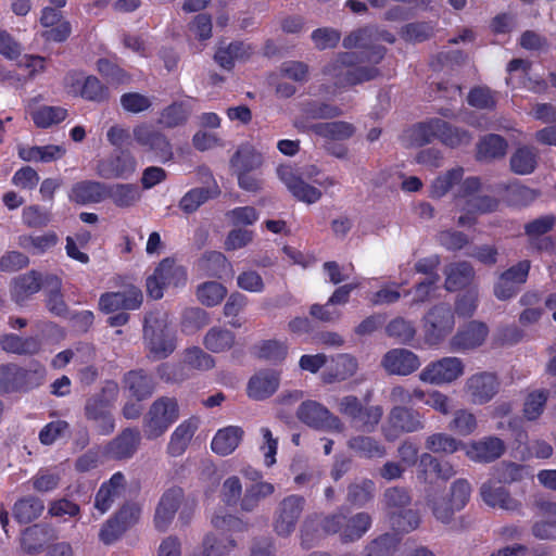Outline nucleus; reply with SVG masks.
I'll return each instance as SVG.
<instances>
[{
	"label": "nucleus",
	"instance_id": "1",
	"mask_svg": "<svg viewBox=\"0 0 556 556\" xmlns=\"http://www.w3.org/2000/svg\"><path fill=\"white\" fill-rule=\"evenodd\" d=\"M118 395V386L105 381L99 392L88 396L84 406L85 418L92 424L100 435H110L115 430L113 408Z\"/></svg>",
	"mask_w": 556,
	"mask_h": 556
},
{
	"label": "nucleus",
	"instance_id": "2",
	"mask_svg": "<svg viewBox=\"0 0 556 556\" xmlns=\"http://www.w3.org/2000/svg\"><path fill=\"white\" fill-rule=\"evenodd\" d=\"M410 504L412 495L406 488L391 486L383 492V509L394 530L410 532L419 526V513L410 508Z\"/></svg>",
	"mask_w": 556,
	"mask_h": 556
},
{
	"label": "nucleus",
	"instance_id": "3",
	"mask_svg": "<svg viewBox=\"0 0 556 556\" xmlns=\"http://www.w3.org/2000/svg\"><path fill=\"white\" fill-rule=\"evenodd\" d=\"M143 344L148 358L161 361L168 357L176 349L175 336L168 328L165 314L147 313L143 318Z\"/></svg>",
	"mask_w": 556,
	"mask_h": 556
},
{
	"label": "nucleus",
	"instance_id": "4",
	"mask_svg": "<svg viewBox=\"0 0 556 556\" xmlns=\"http://www.w3.org/2000/svg\"><path fill=\"white\" fill-rule=\"evenodd\" d=\"M338 410L350 420L353 428L364 433L374 432L383 415L381 406L365 405L355 395L339 399Z\"/></svg>",
	"mask_w": 556,
	"mask_h": 556
},
{
	"label": "nucleus",
	"instance_id": "5",
	"mask_svg": "<svg viewBox=\"0 0 556 556\" xmlns=\"http://www.w3.org/2000/svg\"><path fill=\"white\" fill-rule=\"evenodd\" d=\"M425 417L418 410L407 406H394L388 414L381 431L389 442L397 440L404 433H413L424 430Z\"/></svg>",
	"mask_w": 556,
	"mask_h": 556
},
{
	"label": "nucleus",
	"instance_id": "6",
	"mask_svg": "<svg viewBox=\"0 0 556 556\" xmlns=\"http://www.w3.org/2000/svg\"><path fill=\"white\" fill-rule=\"evenodd\" d=\"M177 418V401L172 397H160L151 405L144 418V435L149 440L161 437Z\"/></svg>",
	"mask_w": 556,
	"mask_h": 556
},
{
	"label": "nucleus",
	"instance_id": "7",
	"mask_svg": "<svg viewBox=\"0 0 556 556\" xmlns=\"http://www.w3.org/2000/svg\"><path fill=\"white\" fill-rule=\"evenodd\" d=\"M455 317L450 304L432 306L424 316L425 340L430 345L441 343L454 329Z\"/></svg>",
	"mask_w": 556,
	"mask_h": 556
},
{
	"label": "nucleus",
	"instance_id": "8",
	"mask_svg": "<svg viewBox=\"0 0 556 556\" xmlns=\"http://www.w3.org/2000/svg\"><path fill=\"white\" fill-rule=\"evenodd\" d=\"M305 504V498L295 494L286 496L278 503L274 514L273 527L279 536L287 538L295 530Z\"/></svg>",
	"mask_w": 556,
	"mask_h": 556
},
{
	"label": "nucleus",
	"instance_id": "9",
	"mask_svg": "<svg viewBox=\"0 0 556 556\" xmlns=\"http://www.w3.org/2000/svg\"><path fill=\"white\" fill-rule=\"evenodd\" d=\"M530 261L523 260L501 273L493 285V294L500 301H507L518 294L520 287L527 282Z\"/></svg>",
	"mask_w": 556,
	"mask_h": 556
},
{
	"label": "nucleus",
	"instance_id": "10",
	"mask_svg": "<svg viewBox=\"0 0 556 556\" xmlns=\"http://www.w3.org/2000/svg\"><path fill=\"white\" fill-rule=\"evenodd\" d=\"M140 515V508L136 504L123 505L113 517L102 526L99 532V539L105 545L116 542L131 526H134Z\"/></svg>",
	"mask_w": 556,
	"mask_h": 556
},
{
	"label": "nucleus",
	"instance_id": "11",
	"mask_svg": "<svg viewBox=\"0 0 556 556\" xmlns=\"http://www.w3.org/2000/svg\"><path fill=\"white\" fill-rule=\"evenodd\" d=\"M296 416L302 422L315 429L336 430L338 432L343 430L340 418L316 401L303 402L296 410Z\"/></svg>",
	"mask_w": 556,
	"mask_h": 556
},
{
	"label": "nucleus",
	"instance_id": "12",
	"mask_svg": "<svg viewBox=\"0 0 556 556\" xmlns=\"http://www.w3.org/2000/svg\"><path fill=\"white\" fill-rule=\"evenodd\" d=\"M136 165V159L128 150H119L98 161L96 174L103 179H127L135 173Z\"/></svg>",
	"mask_w": 556,
	"mask_h": 556
},
{
	"label": "nucleus",
	"instance_id": "13",
	"mask_svg": "<svg viewBox=\"0 0 556 556\" xmlns=\"http://www.w3.org/2000/svg\"><path fill=\"white\" fill-rule=\"evenodd\" d=\"M343 114V111L334 104L321 100H306L300 104V114L295 117L293 126L302 131H309V126L315 119H333Z\"/></svg>",
	"mask_w": 556,
	"mask_h": 556
},
{
	"label": "nucleus",
	"instance_id": "14",
	"mask_svg": "<svg viewBox=\"0 0 556 556\" xmlns=\"http://www.w3.org/2000/svg\"><path fill=\"white\" fill-rule=\"evenodd\" d=\"M464 374V364L458 357H443L427 365L419 378L432 384L450 383Z\"/></svg>",
	"mask_w": 556,
	"mask_h": 556
},
{
	"label": "nucleus",
	"instance_id": "15",
	"mask_svg": "<svg viewBox=\"0 0 556 556\" xmlns=\"http://www.w3.org/2000/svg\"><path fill=\"white\" fill-rule=\"evenodd\" d=\"M185 500V492L174 485L163 492L154 513V526L157 531L165 532L174 520Z\"/></svg>",
	"mask_w": 556,
	"mask_h": 556
},
{
	"label": "nucleus",
	"instance_id": "16",
	"mask_svg": "<svg viewBox=\"0 0 556 556\" xmlns=\"http://www.w3.org/2000/svg\"><path fill=\"white\" fill-rule=\"evenodd\" d=\"M143 301L141 290L135 286H130L123 291L106 292L99 299V307L106 314L117 311L138 309Z\"/></svg>",
	"mask_w": 556,
	"mask_h": 556
},
{
	"label": "nucleus",
	"instance_id": "17",
	"mask_svg": "<svg viewBox=\"0 0 556 556\" xmlns=\"http://www.w3.org/2000/svg\"><path fill=\"white\" fill-rule=\"evenodd\" d=\"M500 382L491 372H479L469 377L465 384V392L473 404L482 405L491 401L498 392Z\"/></svg>",
	"mask_w": 556,
	"mask_h": 556
},
{
	"label": "nucleus",
	"instance_id": "18",
	"mask_svg": "<svg viewBox=\"0 0 556 556\" xmlns=\"http://www.w3.org/2000/svg\"><path fill=\"white\" fill-rule=\"evenodd\" d=\"M506 451L504 441L497 437H485L466 444V456L476 463L489 464L498 459Z\"/></svg>",
	"mask_w": 556,
	"mask_h": 556
},
{
	"label": "nucleus",
	"instance_id": "19",
	"mask_svg": "<svg viewBox=\"0 0 556 556\" xmlns=\"http://www.w3.org/2000/svg\"><path fill=\"white\" fill-rule=\"evenodd\" d=\"M381 366L390 375L407 376L419 368L420 362L409 350L392 349L383 355Z\"/></svg>",
	"mask_w": 556,
	"mask_h": 556
},
{
	"label": "nucleus",
	"instance_id": "20",
	"mask_svg": "<svg viewBox=\"0 0 556 556\" xmlns=\"http://www.w3.org/2000/svg\"><path fill=\"white\" fill-rule=\"evenodd\" d=\"M488 333L484 323L471 320L458 328L450 344L453 351L472 350L483 344Z\"/></svg>",
	"mask_w": 556,
	"mask_h": 556
},
{
	"label": "nucleus",
	"instance_id": "21",
	"mask_svg": "<svg viewBox=\"0 0 556 556\" xmlns=\"http://www.w3.org/2000/svg\"><path fill=\"white\" fill-rule=\"evenodd\" d=\"M277 173L288 190L299 201L312 204L321 198V191L306 184L301 177L293 173L292 168L281 166L277 169Z\"/></svg>",
	"mask_w": 556,
	"mask_h": 556
},
{
	"label": "nucleus",
	"instance_id": "22",
	"mask_svg": "<svg viewBox=\"0 0 556 556\" xmlns=\"http://www.w3.org/2000/svg\"><path fill=\"white\" fill-rule=\"evenodd\" d=\"M456 475L454 466L446 459L439 458L430 453H422L418 462V478L424 481L432 478L447 481Z\"/></svg>",
	"mask_w": 556,
	"mask_h": 556
},
{
	"label": "nucleus",
	"instance_id": "23",
	"mask_svg": "<svg viewBox=\"0 0 556 556\" xmlns=\"http://www.w3.org/2000/svg\"><path fill=\"white\" fill-rule=\"evenodd\" d=\"M480 496L491 507H498L508 511H515L521 507V503L511 497L508 490L494 480H488L482 483Z\"/></svg>",
	"mask_w": 556,
	"mask_h": 556
},
{
	"label": "nucleus",
	"instance_id": "24",
	"mask_svg": "<svg viewBox=\"0 0 556 556\" xmlns=\"http://www.w3.org/2000/svg\"><path fill=\"white\" fill-rule=\"evenodd\" d=\"M140 432L135 428L124 429L116 438L109 442L105 452L113 459L130 458L140 444Z\"/></svg>",
	"mask_w": 556,
	"mask_h": 556
},
{
	"label": "nucleus",
	"instance_id": "25",
	"mask_svg": "<svg viewBox=\"0 0 556 556\" xmlns=\"http://www.w3.org/2000/svg\"><path fill=\"white\" fill-rule=\"evenodd\" d=\"M58 538L55 529L46 522L26 528L22 533L21 543L28 554L39 553L43 546Z\"/></svg>",
	"mask_w": 556,
	"mask_h": 556
},
{
	"label": "nucleus",
	"instance_id": "26",
	"mask_svg": "<svg viewBox=\"0 0 556 556\" xmlns=\"http://www.w3.org/2000/svg\"><path fill=\"white\" fill-rule=\"evenodd\" d=\"M444 288L448 292H455L467 288L476 277L473 266L467 261L454 262L444 268Z\"/></svg>",
	"mask_w": 556,
	"mask_h": 556
},
{
	"label": "nucleus",
	"instance_id": "27",
	"mask_svg": "<svg viewBox=\"0 0 556 556\" xmlns=\"http://www.w3.org/2000/svg\"><path fill=\"white\" fill-rule=\"evenodd\" d=\"M106 184L96 180H83L73 185L68 198L80 205L100 203L105 200Z\"/></svg>",
	"mask_w": 556,
	"mask_h": 556
},
{
	"label": "nucleus",
	"instance_id": "28",
	"mask_svg": "<svg viewBox=\"0 0 556 556\" xmlns=\"http://www.w3.org/2000/svg\"><path fill=\"white\" fill-rule=\"evenodd\" d=\"M46 375V367L37 361H30L25 367L16 364V393H26L40 387Z\"/></svg>",
	"mask_w": 556,
	"mask_h": 556
},
{
	"label": "nucleus",
	"instance_id": "29",
	"mask_svg": "<svg viewBox=\"0 0 556 556\" xmlns=\"http://www.w3.org/2000/svg\"><path fill=\"white\" fill-rule=\"evenodd\" d=\"M125 490V477L116 472L98 490L94 498V507L102 514L108 511L114 502L119 498Z\"/></svg>",
	"mask_w": 556,
	"mask_h": 556
},
{
	"label": "nucleus",
	"instance_id": "30",
	"mask_svg": "<svg viewBox=\"0 0 556 556\" xmlns=\"http://www.w3.org/2000/svg\"><path fill=\"white\" fill-rule=\"evenodd\" d=\"M124 383L138 402L150 397L155 389L153 377L143 369H135L125 374Z\"/></svg>",
	"mask_w": 556,
	"mask_h": 556
},
{
	"label": "nucleus",
	"instance_id": "31",
	"mask_svg": "<svg viewBox=\"0 0 556 556\" xmlns=\"http://www.w3.org/2000/svg\"><path fill=\"white\" fill-rule=\"evenodd\" d=\"M508 149L507 140L496 134H488L477 143L476 157L480 162H490L503 159Z\"/></svg>",
	"mask_w": 556,
	"mask_h": 556
},
{
	"label": "nucleus",
	"instance_id": "32",
	"mask_svg": "<svg viewBox=\"0 0 556 556\" xmlns=\"http://www.w3.org/2000/svg\"><path fill=\"white\" fill-rule=\"evenodd\" d=\"M134 136L139 144L149 147L160 157L168 160L172 156V147L163 134L140 126L134 129Z\"/></svg>",
	"mask_w": 556,
	"mask_h": 556
},
{
	"label": "nucleus",
	"instance_id": "33",
	"mask_svg": "<svg viewBox=\"0 0 556 556\" xmlns=\"http://www.w3.org/2000/svg\"><path fill=\"white\" fill-rule=\"evenodd\" d=\"M354 60L355 55L353 53H339L336 59L323 67V74L329 76L336 87L345 88Z\"/></svg>",
	"mask_w": 556,
	"mask_h": 556
},
{
	"label": "nucleus",
	"instance_id": "34",
	"mask_svg": "<svg viewBox=\"0 0 556 556\" xmlns=\"http://www.w3.org/2000/svg\"><path fill=\"white\" fill-rule=\"evenodd\" d=\"M0 346L7 353L17 355H35L41 350V340L38 337H20L7 333L0 337Z\"/></svg>",
	"mask_w": 556,
	"mask_h": 556
},
{
	"label": "nucleus",
	"instance_id": "35",
	"mask_svg": "<svg viewBox=\"0 0 556 556\" xmlns=\"http://www.w3.org/2000/svg\"><path fill=\"white\" fill-rule=\"evenodd\" d=\"M278 387V374L275 371H262L250 379L248 394L253 400L262 401L274 394Z\"/></svg>",
	"mask_w": 556,
	"mask_h": 556
},
{
	"label": "nucleus",
	"instance_id": "36",
	"mask_svg": "<svg viewBox=\"0 0 556 556\" xmlns=\"http://www.w3.org/2000/svg\"><path fill=\"white\" fill-rule=\"evenodd\" d=\"M371 516L366 511H359L351 516L345 515L342 543H354L361 540L370 529Z\"/></svg>",
	"mask_w": 556,
	"mask_h": 556
},
{
	"label": "nucleus",
	"instance_id": "37",
	"mask_svg": "<svg viewBox=\"0 0 556 556\" xmlns=\"http://www.w3.org/2000/svg\"><path fill=\"white\" fill-rule=\"evenodd\" d=\"M220 194V189L213 180L212 185L201 188H194L188 191L179 201V207L187 214L195 212L203 203L210 199H215Z\"/></svg>",
	"mask_w": 556,
	"mask_h": 556
},
{
	"label": "nucleus",
	"instance_id": "38",
	"mask_svg": "<svg viewBox=\"0 0 556 556\" xmlns=\"http://www.w3.org/2000/svg\"><path fill=\"white\" fill-rule=\"evenodd\" d=\"M425 447L430 454L452 455L465 450L466 443L445 432H435L425 440Z\"/></svg>",
	"mask_w": 556,
	"mask_h": 556
},
{
	"label": "nucleus",
	"instance_id": "39",
	"mask_svg": "<svg viewBox=\"0 0 556 556\" xmlns=\"http://www.w3.org/2000/svg\"><path fill=\"white\" fill-rule=\"evenodd\" d=\"M42 287L41 275L30 270L20 275L13 280L12 296L18 304L25 302L30 295L37 293Z\"/></svg>",
	"mask_w": 556,
	"mask_h": 556
},
{
	"label": "nucleus",
	"instance_id": "40",
	"mask_svg": "<svg viewBox=\"0 0 556 556\" xmlns=\"http://www.w3.org/2000/svg\"><path fill=\"white\" fill-rule=\"evenodd\" d=\"M263 164L262 154L250 144H241L230 159V165L233 172H252Z\"/></svg>",
	"mask_w": 556,
	"mask_h": 556
},
{
	"label": "nucleus",
	"instance_id": "41",
	"mask_svg": "<svg viewBox=\"0 0 556 556\" xmlns=\"http://www.w3.org/2000/svg\"><path fill=\"white\" fill-rule=\"evenodd\" d=\"M309 131L321 138L341 141L351 138L355 134V127L351 123L338 121L316 123L309 126Z\"/></svg>",
	"mask_w": 556,
	"mask_h": 556
},
{
	"label": "nucleus",
	"instance_id": "42",
	"mask_svg": "<svg viewBox=\"0 0 556 556\" xmlns=\"http://www.w3.org/2000/svg\"><path fill=\"white\" fill-rule=\"evenodd\" d=\"M243 433V430L237 426L218 430L212 441V450L222 456L231 454L238 447Z\"/></svg>",
	"mask_w": 556,
	"mask_h": 556
},
{
	"label": "nucleus",
	"instance_id": "43",
	"mask_svg": "<svg viewBox=\"0 0 556 556\" xmlns=\"http://www.w3.org/2000/svg\"><path fill=\"white\" fill-rule=\"evenodd\" d=\"M140 190L137 185H106L105 199H111L117 207L126 208L134 206L140 200Z\"/></svg>",
	"mask_w": 556,
	"mask_h": 556
},
{
	"label": "nucleus",
	"instance_id": "44",
	"mask_svg": "<svg viewBox=\"0 0 556 556\" xmlns=\"http://www.w3.org/2000/svg\"><path fill=\"white\" fill-rule=\"evenodd\" d=\"M538 159L535 148L529 146L520 147L510 156V170L517 175L532 174L538 166Z\"/></svg>",
	"mask_w": 556,
	"mask_h": 556
},
{
	"label": "nucleus",
	"instance_id": "45",
	"mask_svg": "<svg viewBox=\"0 0 556 556\" xmlns=\"http://www.w3.org/2000/svg\"><path fill=\"white\" fill-rule=\"evenodd\" d=\"M236 336L231 330L212 327L203 339L204 346L213 353L230 350L235 344Z\"/></svg>",
	"mask_w": 556,
	"mask_h": 556
},
{
	"label": "nucleus",
	"instance_id": "46",
	"mask_svg": "<svg viewBox=\"0 0 556 556\" xmlns=\"http://www.w3.org/2000/svg\"><path fill=\"white\" fill-rule=\"evenodd\" d=\"M43 502L35 496L18 500L13 506V516L20 523H29L43 511Z\"/></svg>",
	"mask_w": 556,
	"mask_h": 556
},
{
	"label": "nucleus",
	"instance_id": "47",
	"mask_svg": "<svg viewBox=\"0 0 556 556\" xmlns=\"http://www.w3.org/2000/svg\"><path fill=\"white\" fill-rule=\"evenodd\" d=\"M275 492V486L269 482H255L245 488L240 502V507L244 511H253L262 500L270 496Z\"/></svg>",
	"mask_w": 556,
	"mask_h": 556
},
{
	"label": "nucleus",
	"instance_id": "48",
	"mask_svg": "<svg viewBox=\"0 0 556 556\" xmlns=\"http://www.w3.org/2000/svg\"><path fill=\"white\" fill-rule=\"evenodd\" d=\"M230 264L226 256L218 251L205 252L198 261L199 269L210 277H222L227 273Z\"/></svg>",
	"mask_w": 556,
	"mask_h": 556
},
{
	"label": "nucleus",
	"instance_id": "49",
	"mask_svg": "<svg viewBox=\"0 0 556 556\" xmlns=\"http://www.w3.org/2000/svg\"><path fill=\"white\" fill-rule=\"evenodd\" d=\"M348 446L361 457L366 458L383 457L387 453L384 446L372 437H353L349 440Z\"/></svg>",
	"mask_w": 556,
	"mask_h": 556
},
{
	"label": "nucleus",
	"instance_id": "50",
	"mask_svg": "<svg viewBox=\"0 0 556 556\" xmlns=\"http://www.w3.org/2000/svg\"><path fill=\"white\" fill-rule=\"evenodd\" d=\"M442 127H445V121L441 118H432L428 122L419 123L412 130V139L415 144L425 146L440 138Z\"/></svg>",
	"mask_w": 556,
	"mask_h": 556
},
{
	"label": "nucleus",
	"instance_id": "51",
	"mask_svg": "<svg viewBox=\"0 0 556 556\" xmlns=\"http://www.w3.org/2000/svg\"><path fill=\"white\" fill-rule=\"evenodd\" d=\"M195 430L197 426L192 421H184L179 425L170 437L167 447L168 453L172 456L181 455L190 443Z\"/></svg>",
	"mask_w": 556,
	"mask_h": 556
},
{
	"label": "nucleus",
	"instance_id": "52",
	"mask_svg": "<svg viewBox=\"0 0 556 556\" xmlns=\"http://www.w3.org/2000/svg\"><path fill=\"white\" fill-rule=\"evenodd\" d=\"M375 483L369 479H361L348 486L346 501L356 507H364L374 497Z\"/></svg>",
	"mask_w": 556,
	"mask_h": 556
},
{
	"label": "nucleus",
	"instance_id": "53",
	"mask_svg": "<svg viewBox=\"0 0 556 556\" xmlns=\"http://www.w3.org/2000/svg\"><path fill=\"white\" fill-rule=\"evenodd\" d=\"M156 274L161 277L163 285L179 287L187 280V273L182 266L176 265L174 260L164 258L155 268Z\"/></svg>",
	"mask_w": 556,
	"mask_h": 556
},
{
	"label": "nucleus",
	"instance_id": "54",
	"mask_svg": "<svg viewBox=\"0 0 556 556\" xmlns=\"http://www.w3.org/2000/svg\"><path fill=\"white\" fill-rule=\"evenodd\" d=\"M386 333L401 344H409L416 336V328L403 317H395L386 326Z\"/></svg>",
	"mask_w": 556,
	"mask_h": 556
},
{
	"label": "nucleus",
	"instance_id": "55",
	"mask_svg": "<svg viewBox=\"0 0 556 556\" xmlns=\"http://www.w3.org/2000/svg\"><path fill=\"white\" fill-rule=\"evenodd\" d=\"M527 473L526 467L523 465L511 463V462H502L495 467H493V478L497 483H513L521 481Z\"/></svg>",
	"mask_w": 556,
	"mask_h": 556
},
{
	"label": "nucleus",
	"instance_id": "56",
	"mask_svg": "<svg viewBox=\"0 0 556 556\" xmlns=\"http://www.w3.org/2000/svg\"><path fill=\"white\" fill-rule=\"evenodd\" d=\"M208 323V314L201 307H188L181 314V330L188 334L197 332Z\"/></svg>",
	"mask_w": 556,
	"mask_h": 556
},
{
	"label": "nucleus",
	"instance_id": "57",
	"mask_svg": "<svg viewBox=\"0 0 556 556\" xmlns=\"http://www.w3.org/2000/svg\"><path fill=\"white\" fill-rule=\"evenodd\" d=\"M464 176L463 167L447 170L444 175L434 179L431 185L430 195L435 199L444 197L454 185L459 184Z\"/></svg>",
	"mask_w": 556,
	"mask_h": 556
},
{
	"label": "nucleus",
	"instance_id": "58",
	"mask_svg": "<svg viewBox=\"0 0 556 556\" xmlns=\"http://www.w3.org/2000/svg\"><path fill=\"white\" fill-rule=\"evenodd\" d=\"M67 111L61 106H41L31 112V118L39 128H48L65 119Z\"/></svg>",
	"mask_w": 556,
	"mask_h": 556
},
{
	"label": "nucleus",
	"instance_id": "59",
	"mask_svg": "<svg viewBox=\"0 0 556 556\" xmlns=\"http://www.w3.org/2000/svg\"><path fill=\"white\" fill-rule=\"evenodd\" d=\"M226 288L217 281H207L197 289L198 300L205 306L212 307L219 304L226 296Z\"/></svg>",
	"mask_w": 556,
	"mask_h": 556
},
{
	"label": "nucleus",
	"instance_id": "60",
	"mask_svg": "<svg viewBox=\"0 0 556 556\" xmlns=\"http://www.w3.org/2000/svg\"><path fill=\"white\" fill-rule=\"evenodd\" d=\"M399 544L393 533H383L370 541L365 547V556H391Z\"/></svg>",
	"mask_w": 556,
	"mask_h": 556
},
{
	"label": "nucleus",
	"instance_id": "61",
	"mask_svg": "<svg viewBox=\"0 0 556 556\" xmlns=\"http://www.w3.org/2000/svg\"><path fill=\"white\" fill-rule=\"evenodd\" d=\"M58 242V236L54 232H48L42 236H21L18 245L34 254H41L54 247Z\"/></svg>",
	"mask_w": 556,
	"mask_h": 556
},
{
	"label": "nucleus",
	"instance_id": "62",
	"mask_svg": "<svg viewBox=\"0 0 556 556\" xmlns=\"http://www.w3.org/2000/svg\"><path fill=\"white\" fill-rule=\"evenodd\" d=\"M426 504L432 510L433 516L437 520L443 523H450L455 511H458L454 508L451 500H446L443 496H435L433 494H427Z\"/></svg>",
	"mask_w": 556,
	"mask_h": 556
},
{
	"label": "nucleus",
	"instance_id": "63",
	"mask_svg": "<svg viewBox=\"0 0 556 556\" xmlns=\"http://www.w3.org/2000/svg\"><path fill=\"white\" fill-rule=\"evenodd\" d=\"M478 422L476 416L467 409H458L448 422V429L459 435L467 437L475 432Z\"/></svg>",
	"mask_w": 556,
	"mask_h": 556
},
{
	"label": "nucleus",
	"instance_id": "64",
	"mask_svg": "<svg viewBox=\"0 0 556 556\" xmlns=\"http://www.w3.org/2000/svg\"><path fill=\"white\" fill-rule=\"evenodd\" d=\"M184 364L191 369L208 370L214 367V358L199 346H191L184 352Z\"/></svg>",
	"mask_w": 556,
	"mask_h": 556
}]
</instances>
